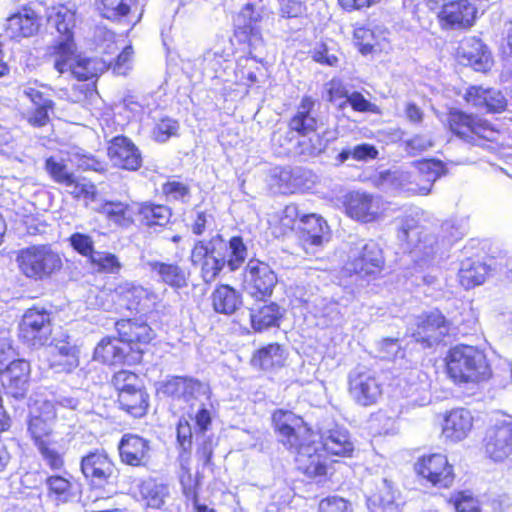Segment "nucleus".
Returning <instances> with one entry per match:
<instances>
[{
  "label": "nucleus",
  "mask_w": 512,
  "mask_h": 512,
  "mask_svg": "<svg viewBox=\"0 0 512 512\" xmlns=\"http://www.w3.org/2000/svg\"><path fill=\"white\" fill-rule=\"evenodd\" d=\"M272 421L278 441L295 454L298 469L311 478L326 475V457L304 420L291 411L279 409L273 413Z\"/></svg>",
  "instance_id": "f257e3e1"
},
{
  "label": "nucleus",
  "mask_w": 512,
  "mask_h": 512,
  "mask_svg": "<svg viewBox=\"0 0 512 512\" xmlns=\"http://www.w3.org/2000/svg\"><path fill=\"white\" fill-rule=\"evenodd\" d=\"M248 250L240 236L226 242L217 234L209 240L196 241L190 255L191 264L200 269L206 283L213 282L225 265L235 271L245 262Z\"/></svg>",
  "instance_id": "f03ea898"
},
{
  "label": "nucleus",
  "mask_w": 512,
  "mask_h": 512,
  "mask_svg": "<svg viewBox=\"0 0 512 512\" xmlns=\"http://www.w3.org/2000/svg\"><path fill=\"white\" fill-rule=\"evenodd\" d=\"M163 393L188 404V416L194 419L196 431L205 433L211 425V414L204 401L210 399L209 386L197 379L175 376L162 386Z\"/></svg>",
  "instance_id": "7ed1b4c3"
},
{
  "label": "nucleus",
  "mask_w": 512,
  "mask_h": 512,
  "mask_svg": "<svg viewBox=\"0 0 512 512\" xmlns=\"http://www.w3.org/2000/svg\"><path fill=\"white\" fill-rule=\"evenodd\" d=\"M446 361L448 376L455 383H478L491 374L485 354L474 346L452 348Z\"/></svg>",
  "instance_id": "20e7f679"
},
{
  "label": "nucleus",
  "mask_w": 512,
  "mask_h": 512,
  "mask_svg": "<svg viewBox=\"0 0 512 512\" xmlns=\"http://www.w3.org/2000/svg\"><path fill=\"white\" fill-rule=\"evenodd\" d=\"M16 262L19 270L36 281L50 278L62 268V259L49 245H33L22 249Z\"/></svg>",
  "instance_id": "39448f33"
},
{
  "label": "nucleus",
  "mask_w": 512,
  "mask_h": 512,
  "mask_svg": "<svg viewBox=\"0 0 512 512\" xmlns=\"http://www.w3.org/2000/svg\"><path fill=\"white\" fill-rule=\"evenodd\" d=\"M112 383L118 391L120 407L134 417H142L148 408V395L135 373L121 370L114 374Z\"/></svg>",
  "instance_id": "423d86ee"
},
{
  "label": "nucleus",
  "mask_w": 512,
  "mask_h": 512,
  "mask_svg": "<svg viewBox=\"0 0 512 512\" xmlns=\"http://www.w3.org/2000/svg\"><path fill=\"white\" fill-rule=\"evenodd\" d=\"M398 239L405 243V250L412 253L415 261L419 263H426L439 250L436 236L424 230L412 217L402 220Z\"/></svg>",
  "instance_id": "0eeeda50"
},
{
  "label": "nucleus",
  "mask_w": 512,
  "mask_h": 512,
  "mask_svg": "<svg viewBox=\"0 0 512 512\" xmlns=\"http://www.w3.org/2000/svg\"><path fill=\"white\" fill-rule=\"evenodd\" d=\"M447 122L450 131L466 143L479 145L480 140L495 139L496 131L488 121L473 114L452 109L448 114Z\"/></svg>",
  "instance_id": "6e6552de"
},
{
  "label": "nucleus",
  "mask_w": 512,
  "mask_h": 512,
  "mask_svg": "<svg viewBox=\"0 0 512 512\" xmlns=\"http://www.w3.org/2000/svg\"><path fill=\"white\" fill-rule=\"evenodd\" d=\"M384 264L382 249L373 240H358L350 248L345 269L367 276L379 272Z\"/></svg>",
  "instance_id": "1a4fd4ad"
},
{
  "label": "nucleus",
  "mask_w": 512,
  "mask_h": 512,
  "mask_svg": "<svg viewBox=\"0 0 512 512\" xmlns=\"http://www.w3.org/2000/svg\"><path fill=\"white\" fill-rule=\"evenodd\" d=\"M348 391L356 404L368 407L381 398L382 384L373 370L357 366L348 375Z\"/></svg>",
  "instance_id": "9d476101"
},
{
  "label": "nucleus",
  "mask_w": 512,
  "mask_h": 512,
  "mask_svg": "<svg viewBox=\"0 0 512 512\" xmlns=\"http://www.w3.org/2000/svg\"><path fill=\"white\" fill-rule=\"evenodd\" d=\"M316 105L317 103L312 97H303L297 106L295 114L289 121V131L285 132L284 140H282V133L277 131L273 134L272 141L280 146H285L291 141L289 136L293 132H297L302 137L316 132L321 124L317 115Z\"/></svg>",
  "instance_id": "9b49d317"
},
{
  "label": "nucleus",
  "mask_w": 512,
  "mask_h": 512,
  "mask_svg": "<svg viewBox=\"0 0 512 512\" xmlns=\"http://www.w3.org/2000/svg\"><path fill=\"white\" fill-rule=\"evenodd\" d=\"M277 276L270 266L256 259L249 260L243 274L244 289L252 297L264 299L271 296Z\"/></svg>",
  "instance_id": "f8f14e48"
},
{
  "label": "nucleus",
  "mask_w": 512,
  "mask_h": 512,
  "mask_svg": "<svg viewBox=\"0 0 512 512\" xmlns=\"http://www.w3.org/2000/svg\"><path fill=\"white\" fill-rule=\"evenodd\" d=\"M438 17L443 29H469L477 18L476 0H447Z\"/></svg>",
  "instance_id": "ddd939ff"
},
{
  "label": "nucleus",
  "mask_w": 512,
  "mask_h": 512,
  "mask_svg": "<svg viewBox=\"0 0 512 512\" xmlns=\"http://www.w3.org/2000/svg\"><path fill=\"white\" fill-rule=\"evenodd\" d=\"M485 452L494 461H504L512 455V417L496 419L487 430Z\"/></svg>",
  "instance_id": "4468645a"
},
{
  "label": "nucleus",
  "mask_w": 512,
  "mask_h": 512,
  "mask_svg": "<svg viewBox=\"0 0 512 512\" xmlns=\"http://www.w3.org/2000/svg\"><path fill=\"white\" fill-rule=\"evenodd\" d=\"M261 8L248 2L235 18V37L256 50L263 43L261 34Z\"/></svg>",
  "instance_id": "2eb2a0df"
},
{
  "label": "nucleus",
  "mask_w": 512,
  "mask_h": 512,
  "mask_svg": "<svg viewBox=\"0 0 512 512\" xmlns=\"http://www.w3.org/2000/svg\"><path fill=\"white\" fill-rule=\"evenodd\" d=\"M51 334L50 315L45 309H28L19 325V335L28 345H44Z\"/></svg>",
  "instance_id": "dca6fc26"
},
{
  "label": "nucleus",
  "mask_w": 512,
  "mask_h": 512,
  "mask_svg": "<svg viewBox=\"0 0 512 512\" xmlns=\"http://www.w3.org/2000/svg\"><path fill=\"white\" fill-rule=\"evenodd\" d=\"M416 328H412V337L424 347L439 343L448 333V322L438 310L422 314L416 318Z\"/></svg>",
  "instance_id": "f3484780"
},
{
  "label": "nucleus",
  "mask_w": 512,
  "mask_h": 512,
  "mask_svg": "<svg viewBox=\"0 0 512 512\" xmlns=\"http://www.w3.org/2000/svg\"><path fill=\"white\" fill-rule=\"evenodd\" d=\"M299 240L306 253H315L330 239V229L325 219L317 214L300 217Z\"/></svg>",
  "instance_id": "a211bd4d"
},
{
  "label": "nucleus",
  "mask_w": 512,
  "mask_h": 512,
  "mask_svg": "<svg viewBox=\"0 0 512 512\" xmlns=\"http://www.w3.org/2000/svg\"><path fill=\"white\" fill-rule=\"evenodd\" d=\"M81 471L90 484L102 488L115 476V465L104 452H91L81 460Z\"/></svg>",
  "instance_id": "6ab92c4d"
},
{
  "label": "nucleus",
  "mask_w": 512,
  "mask_h": 512,
  "mask_svg": "<svg viewBox=\"0 0 512 512\" xmlns=\"http://www.w3.org/2000/svg\"><path fill=\"white\" fill-rule=\"evenodd\" d=\"M107 155L112 165L121 169L135 171L142 165V155L136 145L127 137H114L108 147Z\"/></svg>",
  "instance_id": "aec40b11"
},
{
  "label": "nucleus",
  "mask_w": 512,
  "mask_h": 512,
  "mask_svg": "<svg viewBox=\"0 0 512 512\" xmlns=\"http://www.w3.org/2000/svg\"><path fill=\"white\" fill-rule=\"evenodd\" d=\"M417 472L434 486L450 487L454 481L452 466L446 456L433 454L423 457L416 465Z\"/></svg>",
  "instance_id": "412c9836"
},
{
  "label": "nucleus",
  "mask_w": 512,
  "mask_h": 512,
  "mask_svg": "<svg viewBox=\"0 0 512 512\" xmlns=\"http://www.w3.org/2000/svg\"><path fill=\"white\" fill-rule=\"evenodd\" d=\"M416 169L414 174L402 173L401 178L408 182L407 191L427 195L433 183L443 174V164L436 160H425L419 162Z\"/></svg>",
  "instance_id": "4be33fe9"
},
{
  "label": "nucleus",
  "mask_w": 512,
  "mask_h": 512,
  "mask_svg": "<svg viewBox=\"0 0 512 512\" xmlns=\"http://www.w3.org/2000/svg\"><path fill=\"white\" fill-rule=\"evenodd\" d=\"M346 214L363 223L374 222L379 219L382 211L379 198L370 194L355 192L347 196L345 201Z\"/></svg>",
  "instance_id": "5701e85b"
},
{
  "label": "nucleus",
  "mask_w": 512,
  "mask_h": 512,
  "mask_svg": "<svg viewBox=\"0 0 512 512\" xmlns=\"http://www.w3.org/2000/svg\"><path fill=\"white\" fill-rule=\"evenodd\" d=\"M459 61L476 71L486 72L492 66L491 54L485 44L475 37L465 38L458 48Z\"/></svg>",
  "instance_id": "b1692460"
},
{
  "label": "nucleus",
  "mask_w": 512,
  "mask_h": 512,
  "mask_svg": "<svg viewBox=\"0 0 512 512\" xmlns=\"http://www.w3.org/2000/svg\"><path fill=\"white\" fill-rule=\"evenodd\" d=\"M144 267L158 282L166 284L171 288L182 289L188 286L190 273L176 263H167L153 259L145 261Z\"/></svg>",
  "instance_id": "393cba45"
},
{
  "label": "nucleus",
  "mask_w": 512,
  "mask_h": 512,
  "mask_svg": "<svg viewBox=\"0 0 512 512\" xmlns=\"http://www.w3.org/2000/svg\"><path fill=\"white\" fill-rule=\"evenodd\" d=\"M464 99L472 107L491 113L502 112L507 106V100L501 91L482 86L469 87Z\"/></svg>",
  "instance_id": "a878e982"
},
{
  "label": "nucleus",
  "mask_w": 512,
  "mask_h": 512,
  "mask_svg": "<svg viewBox=\"0 0 512 512\" xmlns=\"http://www.w3.org/2000/svg\"><path fill=\"white\" fill-rule=\"evenodd\" d=\"M473 428V416L465 408H455L447 412L442 425V436L451 442L465 439Z\"/></svg>",
  "instance_id": "bb28decb"
},
{
  "label": "nucleus",
  "mask_w": 512,
  "mask_h": 512,
  "mask_svg": "<svg viewBox=\"0 0 512 512\" xmlns=\"http://www.w3.org/2000/svg\"><path fill=\"white\" fill-rule=\"evenodd\" d=\"M40 27V17L31 7H23L17 13L7 18L6 35L11 38H26L33 36Z\"/></svg>",
  "instance_id": "cd10ccee"
},
{
  "label": "nucleus",
  "mask_w": 512,
  "mask_h": 512,
  "mask_svg": "<svg viewBox=\"0 0 512 512\" xmlns=\"http://www.w3.org/2000/svg\"><path fill=\"white\" fill-rule=\"evenodd\" d=\"M29 375V362L23 359L14 360L2 372V382L13 397H23L28 389Z\"/></svg>",
  "instance_id": "c85d7f7f"
},
{
  "label": "nucleus",
  "mask_w": 512,
  "mask_h": 512,
  "mask_svg": "<svg viewBox=\"0 0 512 512\" xmlns=\"http://www.w3.org/2000/svg\"><path fill=\"white\" fill-rule=\"evenodd\" d=\"M47 55L59 74L68 72L79 55L73 36L57 39L48 47Z\"/></svg>",
  "instance_id": "c756f323"
},
{
  "label": "nucleus",
  "mask_w": 512,
  "mask_h": 512,
  "mask_svg": "<svg viewBox=\"0 0 512 512\" xmlns=\"http://www.w3.org/2000/svg\"><path fill=\"white\" fill-rule=\"evenodd\" d=\"M321 447L329 454L349 456L354 450L349 432L340 426L324 429L320 432Z\"/></svg>",
  "instance_id": "7c9ffc66"
},
{
  "label": "nucleus",
  "mask_w": 512,
  "mask_h": 512,
  "mask_svg": "<svg viewBox=\"0 0 512 512\" xmlns=\"http://www.w3.org/2000/svg\"><path fill=\"white\" fill-rule=\"evenodd\" d=\"M122 461L131 466H140L148 458V441L138 435L126 434L119 444Z\"/></svg>",
  "instance_id": "2f4dec72"
},
{
  "label": "nucleus",
  "mask_w": 512,
  "mask_h": 512,
  "mask_svg": "<svg viewBox=\"0 0 512 512\" xmlns=\"http://www.w3.org/2000/svg\"><path fill=\"white\" fill-rule=\"evenodd\" d=\"M115 327L120 341L127 347L133 343H148L154 337L153 330L145 323L123 319L117 321Z\"/></svg>",
  "instance_id": "473e14b6"
},
{
  "label": "nucleus",
  "mask_w": 512,
  "mask_h": 512,
  "mask_svg": "<svg viewBox=\"0 0 512 512\" xmlns=\"http://www.w3.org/2000/svg\"><path fill=\"white\" fill-rule=\"evenodd\" d=\"M127 346L118 338H103L95 347L94 360L104 364H117L124 360Z\"/></svg>",
  "instance_id": "72a5a7b5"
},
{
  "label": "nucleus",
  "mask_w": 512,
  "mask_h": 512,
  "mask_svg": "<svg viewBox=\"0 0 512 512\" xmlns=\"http://www.w3.org/2000/svg\"><path fill=\"white\" fill-rule=\"evenodd\" d=\"M431 381L427 373L422 371H411L407 378V397L419 406L430 402Z\"/></svg>",
  "instance_id": "f704fd0d"
},
{
  "label": "nucleus",
  "mask_w": 512,
  "mask_h": 512,
  "mask_svg": "<svg viewBox=\"0 0 512 512\" xmlns=\"http://www.w3.org/2000/svg\"><path fill=\"white\" fill-rule=\"evenodd\" d=\"M281 317L282 310L280 306L273 302L257 304L250 310L252 327L256 331L277 326Z\"/></svg>",
  "instance_id": "c9c22d12"
},
{
  "label": "nucleus",
  "mask_w": 512,
  "mask_h": 512,
  "mask_svg": "<svg viewBox=\"0 0 512 512\" xmlns=\"http://www.w3.org/2000/svg\"><path fill=\"white\" fill-rule=\"evenodd\" d=\"M111 65L112 61L110 59L98 60L86 58L79 54L68 72L77 80L86 81L97 77Z\"/></svg>",
  "instance_id": "e433bc0d"
},
{
  "label": "nucleus",
  "mask_w": 512,
  "mask_h": 512,
  "mask_svg": "<svg viewBox=\"0 0 512 512\" xmlns=\"http://www.w3.org/2000/svg\"><path fill=\"white\" fill-rule=\"evenodd\" d=\"M213 308L217 313L233 314L242 304L241 295L228 285H220L212 293Z\"/></svg>",
  "instance_id": "4c0bfd02"
},
{
  "label": "nucleus",
  "mask_w": 512,
  "mask_h": 512,
  "mask_svg": "<svg viewBox=\"0 0 512 512\" xmlns=\"http://www.w3.org/2000/svg\"><path fill=\"white\" fill-rule=\"evenodd\" d=\"M488 266L480 261L466 260L459 270V282L465 289L482 284L488 275Z\"/></svg>",
  "instance_id": "58836bf2"
},
{
  "label": "nucleus",
  "mask_w": 512,
  "mask_h": 512,
  "mask_svg": "<svg viewBox=\"0 0 512 512\" xmlns=\"http://www.w3.org/2000/svg\"><path fill=\"white\" fill-rule=\"evenodd\" d=\"M136 208L128 203L120 201H106L99 209L110 221L127 226L132 223Z\"/></svg>",
  "instance_id": "ea45409f"
},
{
  "label": "nucleus",
  "mask_w": 512,
  "mask_h": 512,
  "mask_svg": "<svg viewBox=\"0 0 512 512\" xmlns=\"http://www.w3.org/2000/svg\"><path fill=\"white\" fill-rule=\"evenodd\" d=\"M51 414L48 418H42L40 415L30 414L28 422V432L36 447L51 443L54 420H51Z\"/></svg>",
  "instance_id": "a19ab883"
},
{
  "label": "nucleus",
  "mask_w": 512,
  "mask_h": 512,
  "mask_svg": "<svg viewBox=\"0 0 512 512\" xmlns=\"http://www.w3.org/2000/svg\"><path fill=\"white\" fill-rule=\"evenodd\" d=\"M48 22L57 29L60 34L59 38L73 36L75 12L64 5L54 7L48 16Z\"/></svg>",
  "instance_id": "79ce46f5"
},
{
  "label": "nucleus",
  "mask_w": 512,
  "mask_h": 512,
  "mask_svg": "<svg viewBox=\"0 0 512 512\" xmlns=\"http://www.w3.org/2000/svg\"><path fill=\"white\" fill-rule=\"evenodd\" d=\"M252 362L264 370L282 367L285 362L284 350L278 344H269L258 350L253 356Z\"/></svg>",
  "instance_id": "37998d69"
},
{
  "label": "nucleus",
  "mask_w": 512,
  "mask_h": 512,
  "mask_svg": "<svg viewBox=\"0 0 512 512\" xmlns=\"http://www.w3.org/2000/svg\"><path fill=\"white\" fill-rule=\"evenodd\" d=\"M136 210L141 215L142 222L147 226H164L171 217L170 209L164 205L144 203L137 205Z\"/></svg>",
  "instance_id": "c03bdc74"
},
{
  "label": "nucleus",
  "mask_w": 512,
  "mask_h": 512,
  "mask_svg": "<svg viewBox=\"0 0 512 512\" xmlns=\"http://www.w3.org/2000/svg\"><path fill=\"white\" fill-rule=\"evenodd\" d=\"M96 3L103 16L108 19H118L138 10L136 0H97Z\"/></svg>",
  "instance_id": "a18cd8bd"
},
{
  "label": "nucleus",
  "mask_w": 512,
  "mask_h": 512,
  "mask_svg": "<svg viewBox=\"0 0 512 512\" xmlns=\"http://www.w3.org/2000/svg\"><path fill=\"white\" fill-rule=\"evenodd\" d=\"M45 483L48 487V495L54 501L66 503L72 498L73 485L69 479L60 475H54L48 477Z\"/></svg>",
  "instance_id": "49530a36"
},
{
  "label": "nucleus",
  "mask_w": 512,
  "mask_h": 512,
  "mask_svg": "<svg viewBox=\"0 0 512 512\" xmlns=\"http://www.w3.org/2000/svg\"><path fill=\"white\" fill-rule=\"evenodd\" d=\"M276 180L275 185L282 193H294L301 188L300 170H291L289 168H275L272 174Z\"/></svg>",
  "instance_id": "de8ad7c7"
},
{
  "label": "nucleus",
  "mask_w": 512,
  "mask_h": 512,
  "mask_svg": "<svg viewBox=\"0 0 512 512\" xmlns=\"http://www.w3.org/2000/svg\"><path fill=\"white\" fill-rule=\"evenodd\" d=\"M140 493L146 501L147 506L160 508L168 494V488L163 484H158L153 480H148L143 482L140 486Z\"/></svg>",
  "instance_id": "09e8293b"
},
{
  "label": "nucleus",
  "mask_w": 512,
  "mask_h": 512,
  "mask_svg": "<svg viewBox=\"0 0 512 512\" xmlns=\"http://www.w3.org/2000/svg\"><path fill=\"white\" fill-rule=\"evenodd\" d=\"M89 262L100 273L117 274L122 268L117 256L106 251H97Z\"/></svg>",
  "instance_id": "8fccbe9b"
},
{
  "label": "nucleus",
  "mask_w": 512,
  "mask_h": 512,
  "mask_svg": "<svg viewBox=\"0 0 512 512\" xmlns=\"http://www.w3.org/2000/svg\"><path fill=\"white\" fill-rule=\"evenodd\" d=\"M326 147L327 140L314 132L298 141L296 153L305 156H318L325 151Z\"/></svg>",
  "instance_id": "3c124183"
},
{
  "label": "nucleus",
  "mask_w": 512,
  "mask_h": 512,
  "mask_svg": "<svg viewBox=\"0 0 512 512\" xmlns=\"http://www.w3.org/2000/svg\"><path fill=\"white\" fill-rule=\"evenodd\" d=\"M66 191L74 198L93 200L96 196V187L85 178L74 176L66 185Z\"/></svg>",
  "instance_id": "603ef678"
},
{
  "label": "nucleus",
  "mask_w": 512,
  "mask_h": 512,
  "mask_svg": "<svg viewBox=\"0 0 512 512\" xmlns=\"http://www.w3.org/2000/svg\"><path fill=\"white\" fill-rule=\"evenodd\" d=\"M449 502L456 512H481L479 501L467 491L453 494Z\"/></svg>",
  "instance_id": "864d4df0"
},
{
  "label": "nucleus",
  "mask_w": 512,
  "mask_h": 512,
  "mask_svg": "<svg viewBox=\"0 0 512 512\" xmlns=\"http://www.w3.org/2000/svg\"><path fill=\"white\" fill-rule=\"evenodd\" d=\"M260 71L261 67L255 58L242 57L238 60L236 74L241 80L246 79L248 85L257 82V75Z\"/></svg>",
  "instance_id": "5fc2aeb1"
},
{
  "label": "nucleus",
  "mask_w": 512,
  "mask_h": 512,
  "mask_svg": "<svg viewBox=\"0 0 512 512\" xmlns=\"http://www.w3.org/2000/svg\"><path fill=\"white\" fill-rule=\"evenodd\" d=\"M70 244L75 251L89 260L97 252L94 250V241L91 236L83 233H73L69 238Z\"/></svg>",
  "instance_id": "6e6d98bb"
},
{
  "label": "nucleus",
  "mask_w": 512,
  "mask_h": 512,
  "mask_svg": "<svg viewBox=\"0 0 512 512\" xmlns=\"http://www.w3.org/2000/svg\"><path fill=\"white\" fill-rule=\"evenodd\" d=\"M45 166L54 181L64 186L75 176L68 171L65 164L54 160L52 157L46 160Z\"/></svg>",
  "instance_id": "4d7b16f0"
},
{
  "label": "nucleus",
  "mask_w": 512,
  "mask_h": 512,
  "mask_svg": "<svg viewBox=\"0 0 512 512\" xmlns=\"http://www.w3.org/2000/svg\"><path fill=\"white\" fill-rule=\"evenodd\" d=\"M444 237L449 241H456L466 233V222L463 219L450 218L441 225Z\"/></svg>",
  "instance_id": "13d9d810"
},
{
  "label": "nucleus",
  "mask_w": 512,
  "mask_h": 512,
  "mask_svg": "<svg viewBox=\"0 0 512 512\" xmlns=\"http://www.w3.org/2000/svg\"><path fill=\"white\" fill-rule=\"evenodd\" d=\"M179 130V124L177 121L164 118L154 128L153 135L156 141L164 143L169 140L170 137L176 136Z\"/></svg>",
  "instance_id": "bf43d9fd"
},
{
  "label": "nucleus",
  "mask_w": 512,
  "mask_h": 512,
  "mask_svg": "<svg viewBox=\"0 0 512 512\" xmlns=\"http://www.w3.org/2000/svg\"><path fill=\"white\" fill-rule=\"evenodd\" d=\"M56 358L68 357V367L76 368L79 365V350L67 341H59L55 345Z\"/></svg>",
  "instance_id": "052dcab7"
},
{
  "label": "nucleus",
  "mask_w": 512,
  "mask_h": 512,
  "mask_svg": "<svg viewBox=\"0 0 512 512\" xmlns=\"http://www.w3.org/2000/svg\"><path fill=\"white\" fill-rule=\"evenodd\" d=\"M42 459L52 470H60L64 465L62 455L54 448L50 447V444H43L37 447Z\"/></svg>",
  "instance_id": "680f3d73"
},
{
  "label": "nucleus",
  "mask_w": 512,
  "mask_h": 512,
  "mask_svg": "<svg viewBox=\"0 0 512 512\" xmlns=\"http://www.w3.org/2000/svg\"><path fill=\"white\" fill-rule=\"evenodd\" d=\"M320 512H350V503L344 498L330 496L319 503Z\"/></svg>",
  "instance_id": "e2e57ef3"
},
{
  "label": "nucleus",
  "mask_w": 512,
  "mask_h": 512,
  "mask_svg": "<svg viewBox=\"0 0 512 512\" xmlns=\"http://www.w3.org/2000/svg\"><path fill=\"white\" fill-rule=\"evenodd\" d=\"M177 440L181 448L186 451L192 445V427L186 418H180L177 424Z\"/></svg>",
  "instance_id": "0e129e2a"
},
{
  "label": "nucleus",
  "mask_w": 512,
  "mask_h": 512,
  "mask_svg": "<svg viewBox=\"0 0 512 512\" xmlns=\"http://www.w3.org/2000/svg\"><path fill=\"white\" fill-rule=\"evenodd\" d=\"M131 293L142 310L149 309L156 303L157 295L142 286L133 287Z\"/></svg>",
  "instance_id": "69168bd1"
},
{
  "label": "nucleus",
  "mask_w": 512,
  "mask_h": 512,
  "mask_svg": "<svg viewBox=\"0 0 512 512\" xmlns=\"http://www.w3.org/2000/svg\"><path fill=\"white\" fill-rule=\"evenodd\" d=\"M432 139L427 135H415L406 141V148L410 154H418L433 147Z\"/></svg>",
  "instance_id": "338daca9"
},
{
  "label": "nucleus",
  "mask_w": 512,
  "mask_h": 512,
  "mask_svg": "<svg viewBox=\"0 0 512 512\" xmlns=\"http://www.w3.org/2000/svg\"><path fill=\"white\" fill-rule=\"evenodd\" d=\"M313 58L315 61L329 66H336L338 63V57L334 53V49L326 43L319 45L314 50Z\"/></svg>",
  "instance_id": "774afa93"
}]
</instances>
